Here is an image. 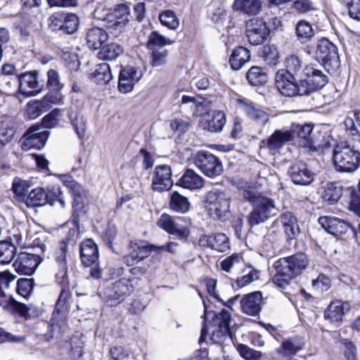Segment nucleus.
I'll use <instances>...</instances> for the list:
<instances>
[{
  "label": "nucleus",
  "instance_id": "9d476101",
  "mask_svg": "<svg viewBox=\"0 0 360 360\" xmlns=\"http://www.w3.org/2000/svg\"><path fill=\"white\" fill-rule=\"evenodd\" d=\"M274 202L266 197H259L255 201L254 208L250 214L248 221L251 226H255L265 221L271 214H274Z\"/></svg>",
  "mask_w": 360,
  "mask_h": 360
},
{
  "label": "nucleus",
  "instance_id": "c03bdc74",
  "mask_svg": "<svg viewBox=\"0 0 360 360\" xmlns=\"http://www.w3.org/2000/svg\"><path fill=\"white\" fill-rule=\"evenodd\" d=\"M70 296L68 290H62L56 304L55 309L53 312L52 318L50 321L52 326L58 325V319H60V314L64 309L65 304Z\"/></svg>",
  "mask_w": 360,
  "mask_h": 360
},
{
  "label": "nucleus",
  "instance_id": "a19ab883",
  "mask_svg": "<svg viewBox=\"0 0 360 360\" xmlns=\"http://www.w3.org/2000/svg\"><path fill=\"white\" fill-rule=\"evenodd\" d=\"M296 132L297 136L306 141L304 146L310 149H316V142L311 136L313 131V125L311 124H306L302 125H297Z\"/></svg>",
  "mask_w": 360,
  "mask_h": 360
},
{
  "label": "nucleus",
  "instance_id": "393cba45",
  "mask_svg": "<svg viewBox=\"0 0 360 360\" xmlns=\"http://www.w3.org/2000/svg\"><path fill=\"white\" fill-rule=\"evenodd\" d=\"M236 102L240 105L248 117L262 124L269 121V115L264 110L255 108L252 103H248L245 99L238 98Z\"/></svg>",
  "mask_w": 360,
  "mask_h": 360
},
{
  "label": "nucleus",
  "instance_id": "680f3d73",
  "mask_svg": "<svg viewBox=\"0 0 360 360\" xmlns=\"http://www.w3.org/2000/svg\"><path fill=\"white\" fill-rule=\"evenodd\" d=\"M136 250H137L139 258L143 260L147 258L153 251L159 252L165 250V245L156 246L154 245H139L136 243Z\"/></svg>",
  "mask_w": 360,
  "mask_h": 360
},
{
  "label": "nucleus",
  "instance_id": "aec40b11",
  "mask_svg": "<svg viewBox=\"0 0 360 360\" xmlns=\"http://www.w3.org/2000/svg\"><path fill=\"white\" fill-rule=\"evenodd\" d=\"M274 81L277 90H300L302 88L301 80L297 83L293 75L284 69L276 72Z\"/></svg>",
  "mask_w": 360,
  "mask_h": 360
},
{
  "label": "nucleus",
  "instance_id": "b1692460",
  "mask_svg": "<svg viewBox=\"0 0 360 360\" xmlns=\"http://www.w3.org/2000/svg\"><path fill=\"white\" fill-rule=\"evenodd\" d=\"M37 76L38 72L33 70L22 73L18 77H13L11 80L15 84L19 85L18 90H25L26 88L41 90Z\"/></svg>",
  "mask_w": 360,
  "mask_h": 360
},
{
  "label": "nucleus",
  "instance_id": "ddd939ff",
  "mask_svg": "<svg viewBox=\"0 0 360 360\" xmlns=\"http://www.w3.org/2000/svg\"><path fill=\"white\" fill-rule=\"evenodd\" d=\"M288 174L293 184L299 186L310 185L315 177V174L303 162L292 165L288 170Z\"/></svg>",
  "mask_w": 360,
  "mask_h": 360
},
{
  "label": "nucleus",
  "instance_id": "72a5a7b5",
  "mask_svg": "<svg viewBox=\"0 0 360 360\" xmlns=\"http://www.w3.org/2000/svg\"><path fill=\"white\" fill-rule=\"evenodd\" d=\"M173 43L174 41L171 39L165 37L158 31H153L148 36L147 48L148 50L160 49Z\"/></svg>",
  "mask_w": 360,
  "mask_h": 360
},
{
  "label": "nucleus",
  "instance_id": "c756f323",
  "mask_svg": "<svg viewBox=\"0 0 360 360\" xmlns=\"http://www.w3.org/2000/svg\"><path fill=\"white\" fill-rule=\"evenodd\" d=\"M179 185L184 188L197 190L203 187L204 180L193 170L187 169L179 179Z\"/></svg>",
  "mask_w": 360,
  "mask_h": 360
},
{
  "label": "nucleus",
  "instance_id": "bb28decb",
  "mask_svg": "<svg viewBox=\"0 0 360 360\" xmlns=\"http://www.w3.org/2000/svg\"><path fill=\"white\" fill-rule=\"evenodd\" d=\"M234 11L248 16L257 15L262 8L261 0H235L232 5Z\"/></svg>",
  "mask_w": 360,
  "mask_h": 360
},
{
  "label": "nucleus",
  "instance_id": "5fc2aeb1",
  "mask_svg": "<svg viewBox=\"0 0 360 360\" xmlns=\"http://www.w3.org/2000/svg\"><path fill=\"white\" fill-rule=\"evenodd\" d=\"M264 60L270 65H276L278 63L279 52L274 45H266L263 49Z\"/></svg>",
  "mask_w": 360,
  "mask_h": 360
},
{
  "label": "nucleus",
  "instance_id": "6e6552de",
  "mask_svg": "<svg viewBox=\"0 0 360 360\" xmlns=\"http://www.w3.org/2000/svg\"><path fill=\"white\" fill-rule=\"evenodd\" d=\"M195 165L206 176L213 178L223 172L221 161L210 152L200 151L194 158Z\"/></svg>",
  "mask_w": 360,
  "mask_h": 360
},
{
  "label": "nucleus",
  "instance_id": "4468645a",
  "mask_svg": "<svg viewBox=\"0 0 360 360\" xmlns=\"http://www.w3.org/2000/svg\"><path fill=\"white\" fill-rule=\"evenodd\" d=\"M226 122L225 114L220 110L208 111L200 116V127L210 132H219Z\"/></svg>",
  "mask_w": 360,
  "mask_h": 360
},
{
  "label": "nucleus",
  "instance_id": "39448f33",
  "mask_svg": "<svg viewBox=\"0 0 360 360\" xmlns=\"http://www.w3.org/2000/svg\"><path fill=\"white\" fill-rule=\"evenodd\" d=\"M316 56L328 73H334L340 67L337 47L326 39H322L319 41Z\"/></svg>",
  "mask_w": 360,
  "mask_h": 360
},
{
  "label": "nucleus",
  "instance_id": "13d9d810",
  "mask_svg": "<svg viewBox=\"0 0 360 360\" xmlns=\"http://www.w3.org/2000/svg\"><path fill=\"white\" fill-rule=\"evenodd\" d=\"M242 264L240 257L237 255H232L221 262V268L223 271L231 273L232 270L238 268Z\"/></svg>",
  "mask_w": 360,
  "mask_h": 360
},
{
  "label": "nucleus",
  "instance_id": "cd10ccee",
  "mask_svg": "<svg viewBox=\"0 0 360 360\" xmlns=\"http://www.w3.org/2000/svg\"><path fill=\"white\" fill-rule=\"evenodd\" d=\"M328 77L319 70H314L307 79L301 80L302 88L306 90H315L323 88L328 83Z\"/></svg>",
  "mask_w": 360,
  "mask_h": 360
},
{
  "label": "nucleus",
  "instance_id": "8fccbe9b",
  "mask_svg": "<svg viewBox=\"0 0 360 360\" xmlns=\"http://www.w3.org/2000/svg\"><path fill=\"white\" fill-rule=\"evenodd\" d=\"M70 119L75 128V130L79 139H82L86 134V120L83 115L72 112L70 114Z\"/></svg>",
  "mask_w": 360,
  "mask_h": 360
},
{
  "label": "nucleus",
  "instance_id": "ea45409f",
  "mask_svg": "<svg viewBox=\"0 0 360 360\" xmlns=\"http://www.w3.org/2000/svg\"><path fill=\"white\" fill-rule=\"evenodd\" d=\"M112 15L115 18L114 25H125L131 18L130 8L126 4H117Z\"/></svg>",
  "mask_w": 360,
  "mask_h": 360
},
{
  "label": "nucleus",
  "instance_id": "6e6d98bb",
  "mask_svg": "<svg viewBox=\"0 0 360 360\" xmlns=\"http://www.w3.org/2000/svg\"><path fill=\"white\" fill-rule=\"evenodd\" d=\"M46 86L51 90H62L64 84L61 82L59 73L53 69L47 72Z\"/></svg>",
  "mask_w": 360,
  "mask_h": 360
},
{
  "label": "nucleus",
  "instance_id": "f03ea898",
  "mask_svg": "<svg viewBox=\"0 0 360 360\" xmlns=\"http://www.w3.org/2000/svg\"><path fill=\"white\" fill-rule=\"evenodd\" d=\"M332 160L336 171L352 173L360 167V152L345 143H338L333 148Z\"/></svg>",
  "mask_w": 360,
  "mask_h": 360
},
{
  "label": "nucleus",
  "instance_id": "423d86ee",
  "mask_svg": "<svg viewBox=\"0 0 360 360\" xmlns=\"http://www.w3.org/2000/svg\"><path fill=\"white\" fill-rule=\"evenodd\" d=\"M50 132L39 124L31 126L24 134L21 140V148L24 150L43 148L49 137Z\"/></svg>",
  "mask_w": 360,
  "mask_h": 360
},
{
  "label": "nucleus",
  "instance_id": "052dcab7",
  "mask_svg": "<svg viewBox=\"0 0 360 360\" xmlns=\"http://www.w3.org/2000/svg\"><path fill=\"white\" fill-rule=\"evenodd\" d=\"M237 350L240 355L247 360H258L262 357L260 352L254 350L245 345H238Z\"/></svg>",
  "mask_w": 360,
  "mask_h": 360
},
{
  "label": "nucleus",
  "instance_id": "e2e57ef3",
  "mask_svg": "<svg viewBox=\"0 0 360 360\" xmlns=\"http://www.w3.org/2000/svg\"><path fill=\"white\" fill-rule=\"evenodd\" d=\"M141 261V259L139 258V253L136 250V243H131L129 253L124 257V264L128 266H134Z\"/></svg>",
  "mask_w": 360,
  "mask_h": 360
},
{
  "label": "nucleus",
  "instance_id": "a211bd4d",
  "mask_svg": "<svg viewBox=\"0 0 360 360\" xmlns=\"http://www.w3.org/2000/svg\"><path fill=\"white\" fill-rule=\"evenodd\" d=\"M319 223L327 232L333 235L346 233L352 229L349 223L335 217H321Z\"/></svg>",
  "mask_w": 360,
  "mask_h": 360
},
{
  "label": "nucleus",
  "instance_id": "69168bd1",
  "mask_svg": "<svg viewBox=\"0 0 360 360\" xmlns=\"http://www.w3.org/2000/svg\"><path fill=\"white\" fill-rule=\"evenodd\" d=\"M312 286L318 291H326L330 287V280L328 277L320 274L316 279L313 280Z\"/></svg>",
  "mask_w": 360,
  "mask_h": 360
},
{
  "label": "nucleus",
  "instance_id": "c85d7f7f",
  "mask_svg": "<svg viewBox=\"0 0 360 360\" xmlns=\"http://www.w3.org/2000/svg\"><path fill=\"white\" fill-rule=\"evenodd\" d=\"M304 345V342L300 338L297 337L290 338L283 340L277 351L283 356L290 357L302 349Z\"/></svg>",
  "mask_w": 360,
  "mask_h": 360
},
{
  "label": "nucleus",
  "instance_id": "864d4df0",
  "mask_svg": "<svg viewBox=\"0 0 360 360\" xmlns=\"http://www.w3.org/2000/svg\"><path fill=\"white\" fill-rule=\"evenodd\" d=\"M302 62L300 58L295 53L290 54L286 56L284 60V65L285 69L288 71V72L296 73L302 68Z\"/></svg>",
  "mask_w": 360,
  "mask_h": 360
},
{
  "label": "nucleus",
  "instance_id": "f704fd0d",
  "mask_svg": "<svg viewBox=\"0 0 360 360\" xmlns=\"http://www.w3.org/2000/svg\"><path fill=\"white\" fill-rule=\"evenodd\" d=\"M191 203L188 198L177 191H174L170 197L169 207L179 213H186L190 209Z\"/></svg>",
  "mask_w": 360,
  "mask_h": 360
},
{
  "label": "nucleus",
  "instance_id": "de8ad7c7",
  "mask_svg": "<svg viewBox=\"0 0 360 360\" xmlns=\"http://www.w3.org/2000/svg\"><path fill=\"white\" fill-rule=\"evenodd\" d=\"M341 195L342 191L340 188L337 187L333 183H328L324 187L322 198L329 204L333 205L338 201Z\"/></svg>",
  "mask_w": 360,
  "mask_h": 360
},
{
  "label": "nucleus",
  "instance_id": "20e7f679",
  "mask_svg": "<svg viewBox=\"0 0 360 360\" xmlns=\"http://www.w3.org/2000/svg\"><path fill=\"white\" fill-rule=\"evenodd\" d=\"M231 321V314L227 309H222L214 314L211 322L212 340L224 352L222 345L226 340H230L229 326Z\"/></svg>",
  "mask_w": 360,
  "mask_h": 360
},
{
  "label": "nucleus",
  "instance_id": "2eb2a0df",
  "mask_svg": "<svg viewBox=\"0 0 360 360\" xmlns=\"http://www.w3.org/2000/svg\"><path fill=\"white\" fill-rule=\"evenodd\" d=\"M41 263L40 257L34 254L21 252L13 263L15 270L22 275H32Z\"/></svg>",
  "mask_w": 360,
  "mask_h": 360
},
{
  "label": "nucleus",
  "instance_id": "4c0bfd02",
  "mask_svg": "<svg viewBox=\"0 0 360 360\" xmlns=\"http://www.w3.org/2000/svg\"><path fill=\"white\" fill-rule=\"evenodd\" d=\"M112 78L110 65L103 63L96 65L94 73L93 80L99 85L106 84Z\"/></svg>",
  "mask_w": 360,
  "mask_h": 360
},
{
  "label": "nucleus",
  "instance_id": "37998d69",
  "mask_svg": "<svg viewBox=\"0 0 360 360\" xmlns=\"http://www.w3.org/2000/svg\"><path fill=\"white\" fill-rule=\"evenodd\" d=\"M49 110V105L44 104L41 101H32L26 105V115L30 120H35L39 117L42 112Z\"/></svg>",
  "mask_w": 360,
  "mask_h": 360
},
{
  "label": "nucleus",
  "instance_id": "a18cd8bd",
  "mask_svg": "<svg viewBox=\"0 0 360 360\" xmlns=\"http://www.w3.org/2000/svg\"><path fill=\"white\" fill-rule=\"evenodd\" d=\"M295 30L297 37L302 43L307 41L314 34L311 25L305 20L299 21Z\"/></svg>",
  "mask_w": 360,
  "mask_h": 360
},
{
  "label": "nucleus",
  "instance_id": "58836bf2",
  "mask_svg": "<svg viewBox=\"0 0 360 360\" xmlns=\"http://www.w3.org/2000/svg\"><path fill=\"white\" fill-rule=\"evenodd\" d=\"M30 187V184L26 180L19 177H15L12 184V191L14 198L19 202H24L27 196V193Z\"/></svg>",
  "mask_w": 360,
  "mask_h": 360
},
{
  "label": "nucleus",
  "instance_id": "774afa93",
  "mask_svg": "<svg viewBox=\"0 0 360 360\" xmlns=\"http://www.w3.org/2000/svg\"><path fill=\"white\" fill-rule=\"evenodd\" d=\"M259 272L257 270H251L248 274L243 276L236 281V284L239 288H243L252 281L259 278Z\"/></svg>",
  "mask_w": 360,
  "mask_h": 360
},
{
  "label": "nucleus",
  "instance_id": "6ab92c4d",
  "mask_svg": "<svg viewBox=\"0 0 360 360\" xmlns=\"http://www.w3.org/2000/svg\"><path fill=\"white\" fill-rule=\"evenodd\" d=\"M141 77V72H137L134 67L127 65L122 68L120 71L119 90H132Z\"/></svg>",
  "mask_w": 360,
  "mask_h": 360
},
{
  "label": "nucleus",
  "instance_id": "a878e982",
  "mask_svg": "<svg viewBox=\"0 0 360 360\" xmlns=\"http://www.w3.org/2000/svg\"><path fill=\"white\" fill-rule=\"evenodd\" d=\"M86 43L89 49L97 50L101 49L108 39V33L99 27H93L86 32Z\"/></svg>",
  "mask_w": 360,
  "mask_h": 360
},
{
  "label": "nucleus",
  "instance_id": "dca6fc26",
  "mask_svg": "<svg viewBox=\"0 0 360 360\" xmlns=\"http://www.w3.org/2000/svg\"><path fill=\"white\" fill-rule=\"evenodd\" d=\"M171 176V168L168 165L157 166L155 168L152 181L153 189L158 192L169 190L173 185Z\"/></svg>",
  "mask_w": 360,
  "mask_h": 360
},
{
  "label": "nucleus",
  "instance_id": "412c9836",
  "mask_svg": "<svg viewBox=\"0 0 360 360\" xmlns=\"http://www.w3.org/2000/svg\"><path fill=\"white\" fill-rule=\"evenodd\" d=\"M262 296L259 291L254 292L244 296L240 300V307L243 313L255 316L261 310Z\"/></svg>",
  "mask_w": 360,
  "mask_h": 360
},
{
  "label": "nucleus",
  "instance_id": "f8f14e48",
  "mask_svg": "<svg viewBox=\"0 0 360 360\" xmlns=\"http://www.w3.org/2000/svg\"><path fill=\"white\" fill-rule=\"evenodd\" d=\"M246 35L252 45L263 44L269 36L266 22L262 18H252L246 24Z\"/></svg>",
  "mask_w": 360,
  "mask_h": 360
},
{
  "label": "nucleus",
  "instance_id": "f3484780",
  "mask_svg": "<svg viewBox=\"0 0 360 360\" xmlns=\"http://www.w3.org/2000/svg\"><path fill=\"white\" fill-rule=\"evenodd\" d=\"M350 309V304L340 300H335L330 302L324 311V318L330 323H340L343 316Z\"/></svg>",
  "mask_w": 360,
  "mask_h": 360
},
{
  "label": "nucleus",
  "instance_id": "4d7b16f0",
  "mask_svg": "<svg viewBox=\"0 0 360 360\" xmlns=\"http://www.w3.org/2000/svg\"><path fill=\"white\" fill-rule=\"evenodd\" d=\"M60 116V110L56 108L43 117L41 124H40L42 125L45 129L46 128H54L59 124Z\"/></svg>",
  "mask_w": 360,
  "mask_h": 360
},
{
  "label": "nucleus",
  "instance_id": "0eeeda50",
  "mask_svg": "<svg viewBox=\"0 0 360 360\" xmlns=\"http://www.w3.org/2000/svg\"><path fill=\"white\" fill-rule=\"evenodd\" d=\"M80 259L82 264L90 267V276L94 279L101 277V269L98 266V251L96 243L87 239L80 245Z\"/></svg>",
  "mask_w": 360,
  "mask_h": 360
},
{
  "label": "nucleus",
  "instance_id": "4be33fe9",
  "mask_svg": "<svg viewBox=\"0 0 360 360\" xmlns=\"http://www.w3.org/2000/svg\"><path fill=\"white\" fill-rule=\"evenodd\" d=\"M283 229V232L288 239L295 238L300 233V227L297 218L290 212L282 214L278 219Z\"/></svg>",
  "mask_w": 360,
  "mask_h": 360
},
{
  "label": "nucleus",
  "instance_id": "603ef678",
  "mask_svg": "<svg viewBox=\"0 0 360 360\" xmlns=\"http://www.w3.org/2000/svg\"><path fill=\"white\" fill-rule=\"evenodd\" d=\"M60 181L75 196L81 197L84 193L82 186L69 175H59Z\"/></svg>",
  "mask_w": 360,
  "mask_h": 360
},
{
  "label": "nucleus",
  "instance_id": "5701e85b",
  "mask_svg": "<svg viewBox=\"0 0 360 360\" xmlns=\"http://www.w3.org/2000/svg\"><path fill=\"white\" fill-rule=\"evenodd\" d=\"M202 245H207L218 252H225L230 248L228 237L224 233H216L210 236L205 235L200 239Z\"/></svg>",
  "mask_w": 360,
  "mask_h": 360
},
{
  "label": "nucleus",
  "instance_id": "7c9ffc66",
  "mask_svg": "<svg viewBox=\"0 0 360 360\" xmlns=\"http://www.w3.org/2000/svg\"><path fill=\"white\" fill-rule=\"evenodd\" d=\"M49 198V195L43 188L37 187L28 193L23 202L27 207H41L48 203Z\"/></svg>",
  "mask_w": 360,
  "mask_h": 360
},
{
  "label": "nucleus",
  "instance_id": "3c124183",
  "mask_svg": "<svg viewBox=\"0 0 360 360\" xmlns=\"http://www.w3.org/2000/svg\"><path fill=\"white\" fill-rule=\"evenodd\" d=\"M15 247L6 242H0V264H8L14 257Z\"/></svg>",
  "mask_w": 360,
  "mask_h": 360
},
{
  "label": "nucleus",
  "instance_id": "f257e3e1",
  "mask_svg": "<svg viewBox=\"0 0 360 360\" xmlns=\"http://www.w3.org/2000/svg\"><path fill=\"white\" fill-rule=\"evenodd\" d=\"M308 264L309 259L303 253L280 259L275 264L276 273L272 278L273 283L281 289H285L290 281L300 275Z\"/></svg>",
  "mask_w": 360,
  "mask_h": 360
},
{
  "label": "nucleus",
  "instance_id": "49530a36",
  "mask_svg": "<svg viewBox=\"0 0 360 360\" xmlns=\"http://www.w3.org/2000/svg\"><path fill=\"white\" fill-rule=\"evenodd\" d=\"M63 20L61 28L63 32L71 34L77 31L79 20L76 14L64 12Z\"/></svg>",
  "mask_w": 360,
  "mask_h": 360
},
{
  "label": "nucleus",
  "instance_id": "2f4dec72",
  "mask_svg": "<svg viewBox=\"0 0 360 360\" xmlns=\"http://www.w3.org/2000/svg\"><path fill=\"white\" fill-rule=\"evenodd\" d=\"M293 134L288 130H276L267 140L269 150L281 148L285 143L291 141Z\"/></svg>",
  "mask_w": 360,
  "mask_h": 360
},
{
  "label": "nucleus",
  "instance_id": "c9c22d12",
  "mask_svg": "<svg viewBox=\"0 0 360 360\" xmlns=\"http://www.w3.org/2000/svg\"><path fill=\"white\" fill-rule=\"evenodd\" d=\"M123 52L124 50L120 45L111 43L103 45L98 53V56L101 60H112L122 55Z\"/></svg>",
  "mask_w": 360,
  "mask_h": 360
},
{
  "label": "nucleus",
  "instance_id": "09e8293b",
  "mask_svg": "<svg viewBox=\"0 0 360 360\" xmlns=\"http://www.w3.org/2000/svg\"><path fill=\"white\" fill-rule=\"evenodd\" d=\"M161 24L169 30H175L179 25V21L175 13L171 10H166L159 15Z\"/></svg>",
  "mask_w": 360,
  "mask_h": 360
},
{
  "label": "nucleus",
  "instance_id": "0e129e2a",
  "mask_svg": "<svg viewBox=\"0 0 360 360\" xmlns=\"http://www.w3.org/2000/svg\"><path fill=\"white\" fill-rule=\"evenodd\" d=\"M66 252L67 244L64 241L60 243V249L56 253V261L57 262L59 268L62 271H65L67 269L66 266Z\"/></svg>",
  "mask_w": 360,
  "mask_h": 360
},
{
  "label": "nucleus",
  "instance_id": "79ce46f5",
  "mask_svg": "<svg viewBox=\"0 0 360 360\" xmlns=\"http://www.w3.org/2000/svg\"><path fill=\"white\" fill-rule=\"evenodd\" d=\"M14 122L9 119H5L1 122L0 126V143L6 145L14 137L15 129Z\"/></svg>",
  "mask_w": 360,
  "mask_h": 360
},
{
  "label": "nucleus",
  "instance_id": "1a4fd4ad",
  "mask_svg": "<svg viewBox=\"0 0 360 360\" xmlns=\"http://www.w3.org/2000/svg\"><path fill=\"white\" fill-rule=\"evenodd\" d=\"M127 279H121L101 292V297L109 306H115L122 302L133 290V287Z\"/></svg>",
  "mask_w": 360,
  "mask_h": 360
},
{
  "label": "nucleus",
  "instance_id": "e433bc0d",
  "mask_svg": "<svg viewBox=\"0 0 360 360\" xmlns=\"http://www.w3.org/2000/svg\"><path fill=\"white\" fill-rule=\"evenodd\" d=\"M247 79L251 85L260 86L267 82L268 77L262 68L253 66L247 72Z\"/></svg>",
  "mask_w": 360,
  "mask_h": 360
},
{
  "label": "nucleus",
  "instance_id": "473e14b6",
  "mask_svg": "<svg viewBox=\"0 0 360 360\" xmlns=\"http://www.w3.org/2000/svg\"><path fill=\"white\" fill-rule=\"evenodd\" d=\"M250 53L245 47L239 46L235 49L230 57L229 63L231 68L234 70H238L249 61Z\"/></svg>",
  "mask_w": 360,
  "mask_h": 360
},
{
  "label": "nucleus",
  "instance_id": "9b49d317",
  "mask_svg": "<svg viewBox=\"0 0 360 360\" xmlns=\"http://www.w3.org/2000/svg\"><path fill=\"white\" fill-rule=\"evenodd\" d=\"M181 217H172L168 214H162L157 224L169 234L176 236L179 240H186L190 233L188 228L182 224Z\"/></svg>",
  "mask_w": 360,
  "mask_h": 360
},
{
  "label": "nucleus",
  "instance_id": "338daca9",
  "mask_svg": "<svg viewBox=\"0 0 360 360\" xmlns=\"http://www.w3.org/2000/svg\"><path fill=\"white\" fill-rule=\"evenodd\" d=\"M64 12H58L52 14L49 18V27L53 31H61Z\"/></svg>",
  "mask_w": 360,
  "mask_h": 360
},
{
  "label": "nucleus",
  "instance_id": "bf43d9fd",
  "mask_svg": "<svg viewBox=\"0 0 360 360\" xmlns=\"http://www.w3.org/2000/svg\"><path fill=\"white\" fill-rule=\"evenodd\" d=\"M151 51V65L158 67L166 63L168 51L165 49L150 50Z\"/></svg>",
  "mask_w": 360,
  "mask_h": 360
},
{
  "label": "nucleus",
  "instance_id": "7ed1b4c3",
  "mask_svg": "<svg viewBox=\"0 0 360 360\" xmlns=\"http://www.w3.org/2000/svg\"><path fill=\"white\" fill-rule=\"evenodd\" d=\"M230 200V197L225 193L212 190L205 195V207L211 216L225 221L231 215Z\"/></svg>",
  "mask_w": 360,
  "mask_h": 360
}]
</instances>
